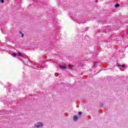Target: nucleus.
<instances>
[{"label":"nucleus","mask_w":128,"mask_h":128,"mask_svg":"<svg viewBox=\"0 0 128 128\" xmlns=\"http://www.w3.org/2000/svg\"><path fill=\"white\" fill-rule=\"evenodd\" d=\"M96 64H98V62H94V66H96Z\"/></svg>","instance_id":"nucleus-11"},{"label":"nucleus","mask_w":128,"mask_h":128,"mask_svg":"<svg viewBox=\"0 0 128 128\" xmlns=\"http://www.w3.org/2000/svg\"><path fill=\"white\" fill-rule=\"evenodd\" d=\"M56 76H58V74H55Z\"/></svg>","instance_id":"nucleus-15"},{"label":"nucleus","mask_w":128,"mask_h":128,"mask_svg":"<svg viewBox=\"0 0 128 128\" xmlns=\"http://www.w3.org/2000/svg\"><path fill=\"white\" fill-rule=\"evenodd\" d=\"M98 2V0H96V2Z\"/></svg>","instance_id":"nucleus-16"},{"label":"nucleus","mask_w":128,"mask_h":128,"mask_svg":"<svg viewBox=\"0 0 128 128\" xmlns=\"http://www.w3.org/2000/svg\"><path fill=\"white\" fill-rule=\"evenodd\" d=\"M68 4H70V2H68Z\"/></svg>","instance_id":"nucleus-17"},{"label":"nucleus","mask_w":128,"mask_h":128,"mask_svg":"<svg viewBox=\"0 0 128 128\" xmlns=\"http://www.w3.org/2000/svg\"><path fill=\"white\" fill-rule=\"evenodd\" d=\"M83 22H81V24H82Z\"/></svg>","instance_id":"nucleus-18"},{"label":"nucleus","mask_w":128,"mask_h":128,"mask_svg":"<svg viewBox=\"0 0 128 128\" xmlns=\"http://www.w3.org/2000/svg\"><path fill=\"white\" fill-rule=\"evenodd\" d=\"M34 1L36 0H33Z\"/></svg>","instance_id":"nucleus-19"},{"label":"nucleus","mask_w":128,"mask_h":128,"mask_svg":"<svg viewBox=\"0 0 128 128\" xmlns=\"http://www.w3.org/2000/svg\"><path fill=\"white\" fill-rule=\"evenodd\" d=\"M19 34H21L22 38H24V34L21 31L19 32Z\"/></svg>","instance_id":"nucleus-7"},{"label":"nucleus","mask_w":128,"mask_h":128,"mask_svg":"<svg viewBox=\"0 0 128 128\" xmlns=\"http://www.w3.org/2000/svg\"><path fill=\"white\" fill-rule=\"evenodd\" d=\"M117 66H118V68H126V65L125 64H117Z\"/></svg>","instance_id":"nucleus-3"},{"label":"nucleus","mask_w":128,"mask_h":128,"mask_svg":"<svg viewBox=\"0 0 128 128\" xmlns=\"http://www.w3.org/2000/svg\"><path fill=\"white\" fill-rule=\"evenodd\" d=\"M12 56H18V53L13 52V53H12Z\"/></svg>","instance_id":"nucleus-6"},{"label":"nucleus","mask_w":128,"mask_h":128,"mask_svg":"<svg viewBox=\"0 0 128 128\" xmlns=\"http://www.w3.org/2000/svg\"><path fill=\"white\" fill-rule=\"evenodd\" d=\"M100 106H104V103L100 102Z\"/></svg>","instance_id":"nucleus-13"},{"label":"nucleus","mask_w":128,"mask_h":128,"mask_svg":"<svg viewBox=\"0 0 128 128\" xmlns=\"http://www.w3.org/2000/svg\"><path fill=\"white\" fill-rule=\"evenodd\" d=\"M36 128H40L42 126H44V124L42 122H38L34 124Z\"/></svg>","instance_id":"nucleus-1"},{"label":"nucleus","mask_w":128,"mask_h":128,"mask_svg":"<svg viewBox=\"0 0 128 128\" xmlns=\"http://www.w3.org/2000/svg\"><path fill=\"white\" fill-rule=\"evenodd\" d=\"M68 66L69 68H70V70H72V67H73V66H72V65H71V64H68Z\"/></svg>","instance_id":"nucleus-9"},{"label":"nucleus","mask_w":128,"mask_h":128,"mask_svg":"<svg viewBox=\"0 0 128 128\" xmlns=\"http://www.w3.org/2000/svg\"><path fill=\"white\" fill-rule=\"evenodd\" d=\"M17 56H19V58H24V55H22L20 52H18L17 53Z\"/></svg>","instance_id":"nucleus-2"},{"label":"nucleus","mask_w":128,"mask_h":128,"mask_svg":"<svg viewBox=\"0 0 128 128\" xmlns=\"http://www.w3.org/2000/svg\"><path fill=\"white\" fill-rule=\"evenodd\" d=\"M73 118V120H74V122H76V120H78V116H74L72 118Z\"/></svg>","instance_id":"nucleus-4"},{"label":"nucleus","mask_w":128,"mask_h":128,"mask_svg":"<svg viewBox=\"0 0 128 128\" xmlns=\"http://www.w3.org/2000/svg\"><path fill=\"white\" fill-rule=\"evenodd\" d=\"M82 114V112H78V114L79 116H81Z\"/></svg>","instance_id":"nucleus-10"},{"label":"nucleus","mask_w":128,"mask_h":128,"mask_svg":"<svg viewBox=\"0 0 128 128\" xmlns=\"http://www.w3.org/2000/svg\"><path fill=\"white\" fill-rule=\"evenodd\" d=\"M114 6H115V8H120V4H116L114 5Z\"/></svg>","instance_id":"nucleus-8"},{"label":"nucleus","mask_w":128,"mask_h":128,"mask_svg":"<svg viewBox=\"0 0 128 128\" xmlns=\"http://www.w3.org/2000/svg\"><path fill=\"white\" fill-rule=\"evenodd\" d=\"M38 2H41V4H43L44 1H40V0H38Z\"/></svg>","instance_id":"nucleus-12"},{"label":"nucleus","mask_w":128,"mask_h":128,"mask_svg":"<svg viewBox=\"0 0 128 128\" xmlns=\"http://www.w3.org/2000/svg\"><path fill=\"white\" fill-rule=\"evenodd\" d=\"M59 67L60 68H61V70H66V66H65L60 65Z\"/></svg>","instance_id":"nucleus-5"},{"label":"nucleus","mask_w":128,"mask_h":128,"mask_svg":"<svg viewBox=\"0 0 128 128\" xmlns=\"http://www.w3.org/2000/svg\"><path fill=\"white\" fill-rule=\"evenodd\" d=\"M0 2H2V4H4V0H0Z\"/></svg>","instance_id":"nucleus-14"}]
</instances>
